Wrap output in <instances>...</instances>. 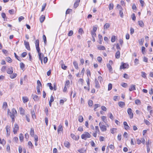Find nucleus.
I'll return each mask as SVG.
<instances>
[{"mask_svg":"<svg viewBox=\"0 0 153 153\" xmlns=\"http://www.w3.org/2000/svg\"><path fill=\"white\" fill-rule=\"evenodd\" d=\"M91 135L88 132H85L84 134L81 135V137L82 139L86 140L87 138L91 137Z\"/></svg>","mask_w":153,"mask_h":153,"instance_id":"f257e3e1","label":"nucleus"},{"mask_svg":"<svg viewBox=\"0 0 153 153\" xmlns=\"http://www.w3.org/2000/svg\"><path fill=\"white\" fill-rule=\"evenodd\" d=\"M127 112L129 116V118L130 119H132L133 117L134 114L132 111V110L131 108L128 109Z\"/></svg>","mask_w":153,"mask_h":153,"instance_id":"f03ea898","label":"nucleus"},{"mask_svg":"<svg viewBox=\"0 0 153 153\" xmlns=\"http://www.w3.org/2000/svg\"><path fill=\"white\" fill-rule=\"evenodd\" d=\"M7 114L8 115H9L11 118L12 119V121L13 122L15 120H14V117L15 115L12 114V113L10 111V110L9 109H8L7 110Z\"/></svg>","mask_w":153,"mask_h":153,"instance_id":"7ed1b4c3","label":"nucleus"},{"mask_svg":"<svg viewBox=\"0 0 153 153\" xmlns=\"http://www.w3.org/2000/svg\"><path fill=\"white\" fill-rule=\"evenodd\" d=\"M13 72V69L12 67H9L7 70V73L9 74H12Z\"/></svg>","mask_w":153,"mask_h":153,"instance_id":"20e7f679","label":"nucleus"},{"mask_svg":"<svg viewBox=\"0 0 153 153\" xmlns=\"http://www.w3.org/2000/svg\"><path fill=\"white\" fill-rule=\"evenodd\" d=\"M99 125L100 129L102 131H105L106 130V126H105L101 124L100 123H99Z\"/></svg>","mask_w":153,"mask_h":153,"instance_id":"39448f33","label":"nucleus"},{"mask_svg":"<svg viewBox=\"0 0 153 153\" xmlns=\"http://www.w3.org/2000/svg\"><path fill=\"white\" fill-rule=\"evenodd\" d=\"M19 128L18 125L17 124H15L13 130V132L14 134H16L17 133V131L19 130Z\"/></svg>","mask_w":153,"mask_h":153,"instance_id":"423d86ee","label":"nucleus"},{"mask_svg":"<svg viewBox=\"0 0 153 153\" xmlns=\"http://www.w3.org/2000/svg\"><path fill=\"white\" fill-rule=\"evenodd\" d=\"M128 65L126 63H123L120 67V69L128 68Z\"/></svg>","mask_w":153,"mask_h":153,"instance_id":"0eeeda50","label":"nucleus"},{"mask_svg":"<svg viewBox=\"0 0 153 153\" xmlns=\"http://www.w3.org/2000/svg\"><path fill=\"white\" fill-rule=\"evenodd\" d=\"M24 45L26 48L28 50H30V49L29 43L26 42V41H24Z\"/></svg>","mask_w":153,"mask_h":153,"instance_id":"6e6552de","label":"nucleus"},{"mask_svg":"<svg viewBox=\"0 0 153 153\" xmlns=\"http://www.w3.org/2000/svg\"><path fill=\"white\" fill-rule=\"evenodd\" d=\"M32 96L34 100L35 101H38L39 100V97L38 96L36 95L32 94Z\"/></svg>","mask_w":153,"mask_h":153,"instance_id":"1a4fd4ad","label":"nucleus"},{"mask_svg":"<svg viewBox=\"0 0 153 153\" xmlns=\"http://www.w3.org/2000/svg\"><path fill=\"white\" fill-rule=\"evenodd\" d=\"M10 127L9 125H7L6 127V129L7 132V135H9L10 132Z\"/></svg>","mask_w":153,"mask_h":153,"instance_id":"9d476101","label":"nucleus"},{"mask_svg":"<svg viewBox=\"0 0 153 153\" xmlns=\"http://www.w3.org/2000/svg\"><path fill=\"white\" fill-rule=\"evenodd\" d=\"M39 56V58L41 61V63L42 64V58L44 56V55L42 53L38 54Z\"/></svg>","mask_w":153,"mask_h":153,"instance_id":"9b49d317","label":"nucleus"},{"mask_svg":"<svg viewBox=\"0 0 153 153\" xmlns=\"http://www.w3.org/2000/svg\"><path fill=\"white\" fill-rule=\"evenodd\" d=\"M80 0H76L74 4V7L76 8L78 6Z\"/></svg>","mask_w":153,"mask_h":153,"instance_id":"f8f14e48","label":"nucleus"},{"mask_svg":"<svg viewBox=\"0 0 153 153\" xmlns=\"http://www.w3.org/2000/svg\"><path fill=\"white\" fill-rule=\"evenodd\" d=\"M107 67L108 69L109 72L111 73H113V69L112 67L110 64H108L107 65Z\"/></svg>","mask_w":153,"mask_h":153,"instance_id":"ddd939ff","label":"nucleus"},{"mask_svg":"<svg viewBox=\"0 0 153 153\" xmlns=\"http://www.w3.org/2000/svg\"><path fill=\"white\" fill-rule=\"evenodd\" d=\"M71 137L73 139L76 140H78L79 138V137H78V138H77L76 136L74 134H71Z\"/></svg>","mask_w":153,"mask_h":153,"instance_id":"4468645a","label":"nucleus"},{"mask_svg":"<svg viewBox=\"0 0 153 153\" xmlns=\"http://www.w3.org/2000/svg\"><path fill=\"white\" fill-rule=\"evenodd\" d=\"M22 99L24 103H25L27 102L28 100V99L27 97H23L22 98Z\"/></svg>","mask_w":153,"mask_h":153,"instance_id":"2eb2a0df","label":"nucleus"},{"mask_svg":"<svg viewBox=\"0 0 153 153\" xmlns=\"http://www.w3.org/2000/svg\"><path fill=\"white\" fill-rule=\"evenodd\" d=\"M120 57V52L119 51H117L116 53L115 57L117 59H119Z\"/></svg>","mask_w":153,"mask_h":153,"instance_id":"dca6fc26","label":"nucleus"},{"mask_svg":"<svg viewBox=\"0 0 153 153\" xmlns=\"http://www.w3.org/2000/svg\"><path fill=\"white\" fill-rule=\"evenodd\" d=\"M17 76V74L16 73H13L10 75V77L11 79H13L16 78Z\"/></svg>","mask_w":153,"mask_h":153,"instance_id":"f3484780","label":"nucleus"},{"mask_svg":"<svg viewBox=\"0 0 153 153\" xmlns=\"http://www.w3.org/2000/svg\"><path fill=\"white\" fill-rule=\"evenodd\" d=\"M123 125L125 126V128L126 130H127L129 129V127L127 124V123L126 122H123Z\"/></svg>","mask_w":153,"mask_h":153,"instance_id":"a211bd4d","label":"nucleus"},{"mask_svg":"<svg viewBox=\"0 0 153 153\" xmlns=\"http://www.w3.org/2000/svg\"><path fill=\"white\" fill-rule=\"evenodd\" d=\"M19 110L21 114H25V110L22 107L19 108Z\"/></svg>","mask_w":153,"mask_h":153,"instance_id":"6ab92c4d","label":"nucleus"},{"mask_svg":"<svg viewBox=\"0 0 153 153\" xmlns=\"http://www.w3.org/2000/svg\"><path fill=\"white\" fill-rule=\"evenodd\" d=\"M97 48L101 50H105V48L104 46L100 45L97 47Z\"/></svg>","mask_w":153,"mask_h":153,"instance_id":"aec40b11","label":"nucleus"},{"mask_svg":"<svg viewBox=\"0 0 153 153\" xmlns=\"http://www.w3.org/2000/svg\"><path fill=\"white\" fill-rule=\"evenodd\" d=\"M73 64L75 68L77 69H78L79 68L78 65L76 61H74L73 62Z\"/></svg>","mask_w":153,"mask_h":153,"instance_id":"412c9836","label":"nucleus"},{"mask_svg":"<svg viewBox=\"0 0 153 153\" xmlns=\"http://www.w3.org/2000/svg\"><path fill=\"white\" fill-rule=\"evenodd\" d=\"M119 106L121 108L125 105V103L123 102H120L118 103Z\"/></svg>","mask_w":153,"mask_h":153,"instance_id":"4be33fe9","label":"nucleus"},{"mask_svg":"<svg viewBox=\"0 0 153 153\" xmlns=\"http://www.w3.org/2000/svg\"><path fill=\"white\" fill-rule=\"evenodd\" d=\"M64 145H65V146L66 147H67L68 148L69 147L70 143L68 142L67 141H65L64 142Z\"/></svg>","mask_w":153,"mask_h":153,"instance_id":"5701e85b","label":"nucleus"},{"mask_svg":"<svg viewBox=\"0 0 153 153\" xmlns=\"http://www.w3.org/2000/svg\"><path fill=\"white\" fill-rule=\"evenodd\" d=\"M45 19V17L43 15H42L40 18V21L41 23H42Z\"/></svg>","mask_w":153,"mask_h":153,"instance_id":"b1692460","label":"nucleus"},{"mask_svg":"<svg viewBox=\"0 0 153 153\" xmlns=\"http://www.w3.org/2000/svg\"><path fill=\"white\" fill-rule=\"evenodd\" d=\"M63 130L62 127L61 125L59 126L58 128L57 129L58 133H59L60 131H62Z\"/></svg>","mask_w":153,"mask_h":153,"instance_id":"393cba45","label":"nucleus"},{"mask_svg":"<svg viewBox=\"0 0 153 153\" xmlns=\"http://www.w3.org/2000/svg\"><path fill=\"white\" fill-rule=\"evenodd\" d=\"M7 106V103L6 102H4L3 103L2 107L4 109H6Z\"/></svg>","mask_w":153,"mask_h":153,"instance_id":"a878e982","label":"nucleus"},{"mask_svg":"<svg viewBox=\"0 0 153 153\" xmlns=\"http://www.w3.org/2000/svg\"><path fill=\"white\" fill-rule=\"evenodd\" d=\"M139 25L141 27H143L144 26V23L142 21H138Z\"/></svg>","mask_w":153,"mask_h":153,"instance_id":"bb28decb","label":"nucleus"},{"mask_svg":"<svg viewBox=\"0 0 153 153\" xmlns=\"http://www.w3.org/2000/svg\"><path fill=\"white\" fill-rule=\"evenodd\" d=\"M30 135L33 137L34 134V130L32 128H31L30 130Z\"/></svg>","mask_w":153,"mask_h":153,"instance_id":"cd10ccee","label":"nucleus"},{"mask_svg":"<svg viewBox=\"0 0 153 153\" xmlns=\"http://www.w3.org/2000/svg\"><path fill=\"white\" fill-rule=\"evenodd\" d=\"M78 120L81 123L83 121V118L82 116H80L79 117Z\"/></svg>","mask_w":153,"mask_h":153,"instance_id":"c85d7f7f","label":"nucleus"},{"mask_svg":"<svg viewBox=\"0 0 153 153\" xmlns=\"http://www.w3.org/2000/svg\"><path fill=\"white\" fill-rule=\"evenodd\" d=\"M28 145L30 146L29 147L31 149H33V145L30 141H29L28 142Z\"/></svg>","mask_w":153,"mask_h":153,"instance_id":"c756f323","label":"nucleus"},{"mask_svg":"<svg viewBox=\"0 0 153 153\" xmlns=\"http://www.w3.org/2000/svg\"><path fill=\"white\" fill-rule=\"evenodd\" d=\"M24 139V137L23 134H20L19 135V139L20 140L21 142H22L23 141Z\"/></svg>","mask_w":153,"mask_h":153,"instance_id":"7c9ffc66","label":"nucleus"},{"mask_svg":"<svg viewBox=\"0 0 153 153\" xmlns=\"http://www.w3.org/2000/svg\"><path fill=\"white\" fill-rule=\"evenodd\" d=\"M31 113L32 114V117L33 119H34L36 118V116L35 114V112L34 111H31Z\"/></svg>","mask_w":153,"mask_h":153,"instance_id":"2f4dec72","label":"nucleus"},{"mask_svg":"<svg viewBox=\"0 0 153 153\" xmlns=\"http://www.w3.org/2000/svg\"><path fill=\"white\" fill-rule=\"evenodd\" d=\"M67 100V99L66 98H64V100H60V104L61 105H63L64 103V101H66Z\"/></svg>","mask_w":153,"mask_h":153,"instance_id":"473e14b6","label":"nucleus"},{"mask_svg":"<svg viewBox=\"0 0 153 153\" xmlns=\"http://www.w3.org/2000/svg\"><path fill=\"white\" fill-rule=\"evenodd\" d=\"M113 4L112 3H110L109 6V8L110 10H112L113 8Z\"/></svg>","mask_w":153,"mask_h":153,"instance_id":"72a5a7b5","label":"nucleus"},{"mask_svg":"<svg viewBox=\"0 0 153 153\" xmlns=\"http://www.w3.org/2000/svg\"><path fill=\"white\" fill-rule=\"evenodd\" d=\"M20 67L22 69H23L25 67V64L22 62H20Z\"/></svg>","mask_w":153,"mask_h":153,"instance_id":"f704fd0d","label":"nucleus"},{"mask_svg":"<svg viewBox=\"0 0 153 153\" xmlns=\"http://www.w3.org/2000/svg\"><path fill=\"white\" fill-rule=\"evenodd\" d=\"M117 130V128H113L111 129V133L112 134H114L116 131V130Z\"/></svg>","mask_w":153,"mask_h":153,"instance_id":"c9c22d12","label":"nucleus"},{"mask_svg":"<svg viewBox=\"0 0 153 153\" xmlns=\"http://www.w3.org/2000/svg\"><path fill=\"white\" fill-rule=\"evenodd\" d=\"M100 105L99 104H95L94 105V111H96V109L98 107H100Z\"/></svg>","mask_w":153,"mask_h":153,"instance_id":"e433bc0d","label":"nucleus"},{"mask_svg":"<svg viewBox=\"0 0 153 153\" xmlns=\"http://www.w3.org/2000/svg\"><path fill=\"white\" fill-rule=\"evenodd\" d=\"M110 27V25L108 23L105 24L104 26V29H107Z\"/></svg>","mask_w":153,"mask_h":153,"instance_id":"4c0bfd02","label":"nucleus"},{"mask_svg":"<svg viewBox=\"0 0 153 153\" xmlns=\"http://www.w3.org/2000/svg\"><path fill=\"white\" fill-rule=\"evenodd\" d=\"M119 14L121 18L123 17L124 15L122 10H120L119 11Z\"/></svg>","mask_w":153,"mask_h":153,"instance_id":"58836bf2","label":"nucleus"},{"mask_svg":"<svg viewBox=\"0 0 153 153\" xmlns=\"http://www.w3.org/2000/svg\"><path fill=\"white\" fill-rule=\"evenodd\" d=\"M18 140V138L17 137H14L13 140V142H15L16 143H17V141Z\"/></svg>","mask_w":153,"mask_h":153,"instance_id":"ea45409f","label":"nucleus"},{"mask_svg":"<svg viewBox=\"0 0 153 153\" xmlns=\"http://www.w3.org/2000/svg\"><path fill=\"white\" fill-rule=\"evenodd\" d=\"M73 34V31L72 30H70L69 31V33H68V35L69 36H72Z\"/></svg>","mask_w":153,"mask_h":153,"instance_id":"a19ab883","label":"nucleus"},{"mask_svg":"<svg viewBox=\"0 0 153 153\" xmlns=\"http://www.w3.org/2000/svg\"><path fill=\"white\" fill-rule=\"evenodd\" d=\"M36 49L37 51V52H38V54L39 53H41L40 51V49L39 47H36Z\"/></svg>","mask_w":153,"mask_h":153,"instance_id":"79ce46f5","label":"nucleus"},{"mask_svg":"<svg viewBox=\"0 0 153 153\" xmlns=\"http://www.w3.org/2000/svg\"><path fill=\"white\" fill-rule=\"evenodd\" d=\"M135 65H136L138 64L139 63V60L137 59H135L134 61Z\"/></svg>","mask_w":153,"mask_h":153,"instance_id":"37998d69","label":"nucleus"},{"mask_svg":"<svg viewBox=\"0 0 153 153\" xmlns=\"http://www.w3.org/2000/svg\"><path fill=\"white\" fill-rule=\"evenodd\" d=\"M135 103L136 104L138 105L140 104V101L138 99L136 100L135 101Z\"/></svg>","mask_w":153,"mask_h":153,"instance_id":"c03bdc74","label":"nucleus"},{"mask_svg":"<svg viewBox=\"0 0 153 153\" xmlns=\"http://www.w3.org/2000/svg\"><path fill=\"white\" fill-rule=\"evenodd\" d=\"M142 74V76L144 78H146V74L143 71H142L141 73Z\"/></svg>","mask_w":153,"mask_h":153,"instance_id":"a18cd8bd","label":"nucleus"},{"mask_svg":"<svg viewBox=\"0 0 153 153\" xmlns=\"http://www.w3.org/2000/svg\"><path fill=\"white\" fill-rule=\"evenodd\" d=\"M88 104L90 106H91L93 105V101L91 100H89L88 101Z\"/></svg>","mask_w":153,"mask_h":153,"instance_id":"49530a36","label":"nucleus"},{"mask_svg":"<svg viewBox=\"0 0 153 153\" xmlns=\"http://www.w3.org/2000/svg\"><path fill=\"white\" fill-rule=\"evenodd\" d=\"M36 47H39V42L38 39H37L36 41L35 42Z\"/></svg>","mask_w":153,"mask_h":153,"instance_id":"de8ad7c7","label":"nucleus"},{"mask_svg":"<svg viewBox=\"0 0 153 153\" xmlns=\"http://www.w3.org/2000/svg\"><path fill=\"white\" fill-rule=\"evenodd\" d=\"M78 33L81 34H82V33H84V31L82 28H80L78 30Z\"/></svg>","mask_w":153,"mask_h":153,"instance_id":"09e8293b","label":"nucleus"},{"mask_svg":"<svg viewBox=\"0 0 153 153\" xmlns=\"http://www.w3.org/2000/svg\"><path fill=\"white\" fill-rule=\"evenodd\" d=\"M73 93V97L74 98L75 96H76V92L75 91H74V92L72 90L71 91V95Z\"/></svg>","mask_w":153,"mask_h":153,"instance_id":"8fccbe9b","label":"nucleus"},{"mask_svg":"<svg viewBox=\"0 0 153 153\" xmlns=\"http://www.w3.org/2000/svg\"><path fill=\"white\" fill-rule=\"evenodd\" d=\"M115 40V36H112L111 38V41L112 42H114Z\"/></svg>","mask_w":153,"mask_h":153,"instance_id":"3c124183","label":"nucleus"},{"mask_svg":"<svg viewBox=\"0 0 153 153\" xmlns=\"http://www.w3.org/2000/svg\"><path fill=\"white\" fill-rule=\"evenodd\" d=\"M72 10L71 9H68L66 12V14H69L72 11Z\"/></svg>","mask_w":153,"mask_h":153,"instance_id":"603ef678","label":"nucleus"},{"mask_svg":"<svg viewBox=\"0 0 153 153\" xmlns=\"http://www.w3.org/2000/svg\"><path fill=\"white\" fill-rule=\"evenodd\" d=\"M46 5V3H45L42 5V10H41L42 11H43L44 10Z\"/></svg>","mask_w":153,"mask_h":153,"instance_id":"864d4df0","label":"nucleus"},{"mask_svg":"<svg viewBox=\"0 0 153 153\" xmlns=\"http://www.w3.org/2000/svg\"><path fill=\"white\" fill-rule=\"evenodd\" d=\"M136 88L135 87H131L129 89V90L130 91H132L135 90Z\"/></svg>","mask_w":153,"mask_h":153,"instance_id":"5fc2aeb1","label":"nucleus"},{"mask_svg":"<svg viewBox=\"0 0 153 153\" xmlns=\"http://www.w3.org/2000/svg\"><path fill=\"white\" fill-rule=\"evenodd\" d=\"M97 60L99 62H101L102 60V58L100 56H98L97 58Z\"/></svg>","mask_w":153,"mask_h":153,"instance_id":"6e6d98bb","label":"nucleus"},{"mask_svg":"<svg viewBox=\"0 0 153 153\" xmlns=\"http://www.w3.org/2000/svg\"><path fill=\"white\" fill-rule=\"evenodd\" d=\"M36 90L37 91V93L38 94H40V88L39 87H37L36 88Z\"/></svg>","mask_w":153,"mask_h":153,"instance_id":"4d7b16f0","label":"nucleus"},{"mask_svg":"<svg viewBox=\"0 0 153 153\" xmlns=\"http://www.w3.org/2000/svg\"><path fill=\"white\" fill-rule=\"evenodd\" d=\"M131 17L133 20L135 21V20L136 17L134 13H133Z\"/></svg>","mask_w":153,"mask_h":153,"instance_id":"13d9d810","label":"nucleus"},{"mask_svg":"<svg viewBox=\"0 0 153 153\" xmlns=\"http://www.w3.org/2000/svg\"><path fill=\"white\" fill-rule=\"evenodd\" d=\"M139 42L140 45H142L143 43V39H141L140 40H139Z\"/></svg>","mask_w":153,"mask_h":153,"instance_id":"bf43d9fd","label":"nucleus"},{"mask_svg":"<svg viewBox=\"0 0 153 153\" xmlns=\"http://www.w3.org/2000/svg\"><path fill=\"white\" fill-rule=\"evenodd\" d=\"M12 113L13 115H15L17 113V111L15 109H13L12 110Z\"/></svg>","mask_w":153,"mask_h":153,"instance_id":"052dcab7","label":"nucleus"},{"mask_svg":"<svg viewBox=\"0 0 153 153\" xmlns=\"http://www.w3.org/2000/svg\"><path fill=\"white\" fill-rule=\"evenodd\" d=\"M9 12L10 14H13L14 12V10L13 9L9 10Z\"/></svg>","mask_w":153,"mask_h":153,"instance_id":"680f3d73","label":"nucleus"},{"mask_svg":"<svg viewBox=\"0 0 153 153\" xmlns=\"http://www.w3.org/2000/svg\"><path fill=\"white\" fill-rule=\"evenodd\" d=\"M24 19V17L22 16H21L19 18V21L20 22L22 20H23Z\"/></svg>","mask_w":153,"mask_h":153,"instance_id":"e2e57ef3","label":"nucleus"},{"mask_svg":"<svg viewBox=\"0 0 153 153\" xmlns=\"http://www.w3.org/2000/svg\"><path fill=\"white\" fill-rule=\"evenodd\" d=\"M27 53L26 52H23L21 54V56L22 57H25L27 55Z\"/></svg>","mask_w":153,"mask_h":153,"instance_id":"0e129e2a","label":"nucleus"},{"mask_svg":"<svg viewBox=\"0 0 153 153\" xmlns=\"http://www.w3.org/2000/svg\"><path fill=\"white\" fill-rule=\"evenodd\" d=\"M45 112L46 115L48 116V110L47 108H45Z\"/></svg>","mask_w":153,"mask_h":153,"instance_id":"69168bd1","label":"nucleus"},{"mask_svg":"<svg viewBox=\"0 0 153 153\" xmlns=\"http://www.w3.org/2000/svg\"><path fill=\"white\" fill-rule=\"evenodd\" d=\"M61 67L62 69H63L64 70H65V69H66L67 67V66L65 65L62 64V65Z\"/></svg>","mask_w":153,"mask_h":153,"instance_id":"338daca9","label":"nucleus"},{"mask_svg":"<svg viewBox=\"0 0 153 153\" xmlns=\"http://www.w3.org/2000/svg\"><path fill=\"white\" fill-rule=\"evenodd\" d=\"M90 143H91V145L92 146V147H95V144L94 143V141H91L90 142Z\"/></svg>","mask_w":153,"mask_h":153,"instance_id":"774afa93","label":"nucleus"}]
</instances>
